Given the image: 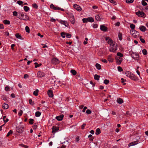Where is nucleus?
<instances>
[{"mask_svg": "<svg viewBox=\"0 0 148 148\" xmlns=\"http://www.w3.org/2000/svg\"><path fill=\"white\" fill-rule=\"evenodd\" d=\"M117 55L119 57H120V58H121L123 56V55L120 52H118L117 53Z\"/></svg>", "mask_w": 148, "mask_h": 148, "instance_id": "obj_50", "label": "nucleus"}, {"mask_svg": "<svg viewBox=\"0 0 148 148\" xmlns=\"http://www.w3.org/2000/svg\"><path fill=\"white\" fill-rule=\"evenodd\" d=\"M52 133H55L57 132V131L59 130V127H56V126H53L52 128Z\"/></svg>", "mask_w": 148, "mask_h": 148, "instance_id": "obj_12", "label": "nucleus"}, {"mask_svg": "<svg viewBox=\"0 0 148 148\" xmlns=\"http://www.w3.org/2000/svg\"><path fill=\"white\" fill-rule=\"evenodd\" d=\"M134 0H126V2L128 3H132L133 2Z\"/></svg>", "mask_w": 148, "mask_h": 148, "instance_id": "obj_46", "label": "nucleus"}, {"mask_svg": "<svg viewBox=\"0 0 148 148\" xmlns=\"http://www.w3.org/2000/svg\"><path fill=\"white\" fill-rule=\"evenodd\" d=\"M69 20L71 21L72 24H74L75 23V18L74 17H73L71 18H69Z\"/></svg>", "mask_w": 148, "mask_h": 148, "instance_id": "obj_26", "label": "nucleus"}, {"mask_svg": "<svg viewBox=\"0 0 148 148\" xmlns=\"http://www.w3.org/2000/svg\"><path fill=\"white\" fill-rule=\"evenodd\" d=\"M66 34V33L64 32H62L61 33V36L63 38H64L65 37V35Z\"/></svg>", "mask_w": 148, "mask_h": 148, "instance_id": "obj_48", "label": "nucleus"}, {"mask_svg": "<svg viewBox=\"0 0 148 148\" xmlns=\"http://www.w3.org/2000/svg\"><path fill=\"white\" fill-rule=\"evenodd\" d=\"M38 90L36 89V90L34 91L33 92V95L36 96L38 95Z\"/></svg>", "mask_w": 148, "mask_h": 148, "instance_id": "obj_34", "label": "nucleus"}, {"mask_svg": "<svg viewBox=\"0 0 148 148\" xmlns=\"http://www.w3.org/2000/svg\"><path fill=\"white\" fill-rule=\"evenodd\" d=\"M119 38L120 40H121L122 39V35L121 33H119L118 34Z\"/></svg>", "mask_w": 148, "mask_h": 148, "instance_id": "obj_44", "label": "nucleus"}, {"mask_svg": "<svg viewBox=\"0 0 148 148\" xmlns=\"http://www.w3.org/2000/svg\"><path fill=\"white\" fill-rule=\"evenodd\" d=\"M45 74L43 72L39 71L38 72L37 75L39 78H41L45 76Z\"/></svg>", "mask_w": 148, "mask_h": 148, "instance_id": "obj_7", "label": "nucleus"}, {"mask_svg": "<svg viewBox=\"0 0 148 148\" xmlns=\"http://www.w3.org/2000/svg\"><path fill=\"white\" fill-rule=\"evenodd\" d=\"M65 36L67 38H70L71 37V34L69 33H66Z\"/></svg>", "mask_w": 148, "mask_h": 148, "instance_id": "obj_43", "label": "nucleus"}, {"mask_svg": "<svg viewBox=\"0 0 148 148\" xmlns=\"http://www.w3.org/2000/svg\"><path fill=\"white\" fill-rule=\"evenodd\" d=\"M13 133V131L12 130H10L9 131V132L6 135L7 137H8L10 135L12 134Z\"/></svg>", "mask_w": 148, "mask_h": 148, "instance_id": "obj_38", "label": "nucleus"}, {"mask_svg": "<svg viewBox=\"0 0 148 148\" xmlns=\"http://www.w3.org/2000/svg\"><path fill=\"white\" fill-rule=\"evenodd\" d=\"M29 103L30 105H32V106H33V105H34V103L32 101V99H29Z\"/></svg>", "mask_w": 148, "mask_h": 148, "instance_id": "obj_42", "label": "nucleus"}, {"mask_svg": "<svg viewBox=\"0 0 148 148\" xmlns=\"http://www.w3.org/2000/svg\"><path fill=\"white\" fill-rule=\"evenodd\" d=\"M41 114V113L39 111H37L35 113V116L37 117H39Z\"/></svg>", "mask_w": 148, "mask_h": 148, "instance_id": "obj_30", "label": "nucleus"}, {"mask_svg": "<svg viewBox=\"0 0 148 148\" xmlns=\"http://www.w3.org/2000/svg\"><path fill=\"white\" fill-rule=\"evenodd\" d=\"M131 34L134 38L138 37L139 36V33L134 29H132L130 31Z\"/></svg>", "mask_w": 148, "mask_h": 148, "instance_id": "obj_3", "label": "nucleus"}, {"mask_svg": "<svg viewBox=\"0 0 148 148\" xmlns=\"http://www.w3.org/2000/svg\"><path fill=\"white\" fill-rule=\"evenodd\" d=\"M17 3L19 5H21L23 3V2L22 1L19 0L17 1Z\"/></svg>", "mask_w": 148, "mask_h": 148, "instance_id": "obj_56", "label": "nucleus"}, {"mask_svg": "<svg viewBox=\"0 0 148 148\" xmlns=\"http://www.w3.org/2000/svg\"><path fill=\"white\" fill-rule=\"evenodd\" d=\"M29 17L27 14H25V17L23 18H22L21 20L25 21H27L29 20Z\"/></svg>", "mask_w": 148, "mask_h": 148, "instance_id": "obj_20", "label": "nucleus"}, {"mask_svg": "<svg viewBox=\"0 0 148 148\" xmlns=\"http://www.w3.org/2000/svg\"><path fill=\"white\" fill-rule=\"evenodd\" d=\"M6 116H3V117L4 122L5 123H7L9 121L8 119V118H6Z\"/></svg>", "mask_w": 148, "mask_h": 148, "instance_id": "obj_24", "label": "nucleus"}, {"mask_svg": "<svg viewBox=\"0 0 148 148\" xmlns=\"http://www.w3.org/2000/svg\"><path fill=\"white\" fill-rule=\"evenodd\" d=\"M132 57L134 60H138L139 59V56L138 53H133L132 54Z\"/></svg>", "mask_w": 148, "mask_h": 148, "instance_id": "obj_5", "label": "nucleus"}, {"mask_svg": "<svg viewBox=\"0 0 148 148\" xmlns=\"http://www.w3.org/2000/svg\"><path fill=\"white\" fill-rule=\"evenodd\" d=\"M100 76L97 74H95L94 76V78L95 80H99Z\"/></svg>", "mask_w": 148, "mask_h": 148, "instance_id": "obj_27", "label": "nucleus"}, {"mask_svg": "<svg viewBox=\"0 0 148 148\" xmlns=\"http://www.w3.org/2000/svg\"><path fill=\"white\" fill-rule=\"evenodd\" d=\"M117 102L119 104H121L123 102V99L121 98H119L116 100Z\"/></svg>", "mask_w": 148, "mask_h": 148, "instance_id": "obj_21", "label": "nucleus"}, {"mask_svg": "<svg viewBox=\"0 0 148 148\" xmlns=\"http://www.w3.org/2000/svg\"><path fill=\"white\" fill-rule=\"evenodd\" d=\"M13 15L14 16H16L18 15V13L16 11H14L13 12Z\"/></svg>", "mask_w": 148, "mask_h": 148, "instance_id": "obj_58", "label": "nucleus"}, {"mask_svg": "<svg viewBox=\"0 0 148 148\" xmlns=\"http://www.w3.org/2000/svg\"><path fill=\"white\" fill-rule=\"evenodd\" d=\"M74 8L78 11H80L82 10V8L80 6L75 4L73 6Z\"/></svg>", "mask_w": 148, "mask_h": 148, "instance_id": "obj_10", "label": "nucleus"}, {"mask_svg": "<svg viewBox=\"0 0 148 148\" xmlns=\"http://www.w3.org/2000/svg\"><path fill=\"white\" fill-rule=\"evenodd\" d=\"M82 21L83 23H86L88 22V19L87 18H84L82 19Z\"/></svg>", "mask_w": 148, "mask_h": 148, "instance_id": "obj_55", "label": "nucleus"}, {"mask_svg": "<svg viewBox=\"0 0 148 148\" xmlns=\"http://www.w3.org/2000/svg\"><path fill=\"white\" fill-rule=\"evenodd\" d=\"M126 76L133 80H136L137 79L135 75L129 71H127L125 72Z\"/></svg>", "mask_w": 148, "mask_h": 148, "instance_id": "obj_2", "label": "nucleus"}, {"mask_svg": "<svg viewBox=\"0 0 148 148\" xmlns=\"http://www.w3.org/2000/svg\"><path fill=\"white\" fill-rule=\"evenodd\" d=\"M60 23L62 24H64L66 27H68L69 25V24L66 21L60 20Z\"/></svg>", "mask_w": 148, "mask_h": 148, "instance_id": "obj_17", "label": "nucleus"}, {"mask_svg": "<svg viewBox=\"0 0 148 148\" xmlns=\"http://www.w3.org/2000/svg\"><path fill=\"white\" fill-rule=\"evenodd\" d=\"M71 72L73 75H75L77 74L76 71L75 70L72 69L71 70Z\"/></svg>", "mask_w": 148, "mask_h": 148, "instance_id": "obj_35", "label": "nucleus"}, {"mask_svg": "<svg viewBox=\"0 0 148 148\" xmlns=\"http://www.w3.org/2000/svg\"><path fill=\"white\" fill-rule=\"evenodd\" d=\"M38 127V126L36 124H34L33 126V129L34 130H36L37 127Z\"/></svg>", "mask_w": 148, "mask_h": 148, "instance_id": "obj_63", "label": "nucleus"}, {"mask_svg": "<svg viewBox=\"0 0 148 148\" xmlns=\"http://www.w3.org/2000/svg\"><path fill=\"white\" fill-rule=\"evenodd\" d=\"M118 70L119 72H121L123 71L122 68L120 66H119L117 67Z\"/></svg>", "mask_w": 148, "mask_h": 148, "instance_id": "obj_52", "label": "nucleus"}, {"mask_svg": "<svg viewBox=\"0 0 148 148\" xmlns=\"http://www.w3.org/2000/svg\"><path fill=\"white\" fill-rule=\"evenodd\" d=\"M95 66L98 69H101V65L98 63H97L95 64Z\"/></svg>", "mask_w": 148, "mask_h": 148, "instance_id": "obj_33", "label": "nucleus"}, {"mask_svg": "<svg viewBox=\"0 0 148 148\" xmlns=\"http://www.w3.org/2000/svg\"><path fill=\"white\" fill-rule=\"evenodd\" d=\"M136 14L139 17H143L145 14L142 11H138L136 12Z\"/></svg>", "mask_w": 148, "mask_h": 148, "instance_id": "obj_11", "label": "nucleus"}, {"mask_svg": "<svg viewBox=\"0 0 148 148\" xmlns=\"http://www.w3.org/2000/svg\"><path fill=\"white\" fill-rule=\"evenodd\" d=\"M112 55H110L108 56V59L110 62H112L113 61L114 58H112Z\"/></svg>", "mask_w": 148, "mask_h": 148, "instance_id": "obj_16", "label": "nucleus"}, {"mask_svg": "<svg viewBox=\"0 0 148 148\" xmlns=\"http://www.w3.org/2000/svg\"><path fill=\"white\" fill-rule=\"evenodd\" d=\"M51 62L52 64H58L59 63V60L56 58H53L51 60Z\"/></svg>", "mask_w": 148, "mask_h": 148, "instance_id": "obj_8", "label": "nucleus"}, {"mask_svg": "<svg viewBox=\"0 0 148 148\" xmlns=\"http://www.w3.org/2000/svg\"><path fill=\"white\" fill-rule=\"evenodd\" d=\"M142 4L144 6L146 5L147 4V3L144 0H142L141 2Z\"/></svg>", "mask_w": 148, "mask_h": 148, "instance_id": "obj_49", "label": "nucleus"}, {"mask_svg": "<svg viewBox=\"0 0 148 148\" xmlns=\"http://www.w3.org/2000/svg\"><path fill=\"white\" fill-rule=\"evenodd\" d=\"M16 37L18 38H19L20 39H21L22 37L20 34L19 33H16L15 35Z\"/></svg>", "mask_w": 148, "mask_h": 148, "instance_id": "obj_23", "label": "nucleus"}, {"mask_svg": "<svg viewBox=\"0 0 148 148\" xmlns=\"http://www.w3.org/2000/svg\"><path fill=\"white\" fill-rule=\"evenodd\" d=\"M88 22H92L94 21V19L92 17H88L87 18Z\"/></svg>", "mask_w": 148, "mask_h": 148, "instance_id": "obj_25", "label": "nucleus"}, {"mask_svg": "<svg viewBox=\"0 0 148 148\" xmlns=\"http://www.w3.org/2000/svg\"><path fill=\"white\" fill-rule=\"evenodd\" d=\"M140 40L141 42L143 43H144L145 42V40L143 38H140Z\"/></svg>", "mask_w": 148, "mask_h": 148, "instance_id": "obj_64", "label": "nucleus"}, {"mask_svg": "<svg viewBox=\"0 0 148 148\" xmlns=\"http://www.w3.org/2000/svg\"><path fill=\"white\" fill-rule=\"evenodd\" d=\"M26 32L27 33H29L30 32V29L29 27L28 26H26L25 28Z\"/></svg>", "mask_w": 148, "mask_h": 148, "instance_id": "obj_39", "label": "nucleus"}, {"mask_svg": "<svg viewBox=\"0 0 148 148\" xmlns=\"http://www.w3.org/2000/svg\"><path fill=\"white\" fill-rule=\"evenodd\" d=\"M86 113L88 114H90L91 113V111L90 110L88 109L86 111Z\"/></svg>", "mask_w": 148, "mask_h": 148, "instance_id": "obj_57", "label": "nucleus"}, {"mask_svg": "<svg viewBox=\"0 0 148 148\" xmlns=\"http://www.w3.org/2000/svg\"><path fill=\"white\" fill-rule=\"evenodd\" d=\"M23 113V111L22 110H20L19 111V112H18V115L19 116H21Z\"/></svg>", "mask_w": 148, "mask_h": 148, "instance_id": "obj_54", "label": "nucleus"}, {"mask_svg": "<svg viewBox=\"0 0 148 148\" xmlns=\"http://www.w3.org/2000/svg\"><path fill=\"white\" fill-rule=\"evenodd\" d=\"M23 12H19L18 13V18H19V19H21L22 18H21V17L20 16H21V14H23Z\"/></svg>", "mask_w": 148, "mask_h": 148, "instance_id": "obj_59", "label": "nucleus"}, {"mask_svg": "<svg viewBox=\"0 0 148 148\" xmlns=\"http://www.w3.org/2000/svg\"><path fill=\"white\" fill-rule=\"evenodd\" d=\"M23 8L24 10L26 12H27L29 9V7L26 6H24Z\"/></svg>", "mask_w": 148, "mask_h": 148, "instance_id": "obj_36", "label": "nucleus"}, {"mask_svg": "<svg viewBox=\"0 0 148 148\" xmlns=\"http://www.w3.org/2000/svg\"><path fill=\"white\" fill-rule=\"evenodd\" d=\"M96 20L97 21H100L101 20V18H100V16L99 15H96L95 17Z\"/></svg>", "mask_w": 148, "mask_h": 148, "instance_id": "obj_37", "label": "nucleus"}, {"mask_svg": "<svg viewBox=\"0 0 148 148\" xmlns=\"http://www.w3.org/2000/svg\"><path fill=\"white\" fill-rule=\"evenodd\" d=\"M35 64V67L37 68L38 67H39L40 66L42 65V64L40 63L38 64L37 62H35L34 63Z\"/></svg>", "mask_w": 148, "mask_h": 148, "instance_id": "obj_32", "label": "nucleus"}, {"mask_svg": "<svg viewBox=\"0 0 148 148\" xmlns=\"http://www.w3.org/2000/svg\"><path fill=\"white\" fill-rule=\"evenodd\" d=\"M2 99L4 100H7V97L5 95H3L2 96Z\"/></svg>", "mask_w": 148, "mask_h": 148, "instance_id": "obj_53", "label": "nucleus"}, {"mask_svg": "<svg viewBox=\"0 0 148 148\" xmlns=\"http://www.w3.org/2000/svg\"><path fill=\"white\" fill-rule=\"evenodd\" d=\"M139 29L142 32H145L146 31V28L144 26H141L139 27Z\"/></svg>", "mask_w": 148, "mask_h": 148, "instance_id": "obj_18", "label": "nucleus"}, {"mask_svg": "<svg viewBox=\"0 0 148 148\" xmlns=\"http://www.w3.org/2000/svg\"><path fill=\"white\" fill-rule=\"evenodd\" d=\"M47 93L49 96L50 97H53V92L51 90H49L48 91Z\"/></svg>", "mask_w": 148, "mask_h": 148, "instance_id": "obj_15", "label": "nucleus"}, {"mask_svg": "<svg viewBox=\"0 0 148 148\" xmlns=\"http://www.w3.org/2000/svg\"><path fill=\"white\" fill-rule=\"evenodd\" d=\"M138 143V142L137 140L136 141H134L131 143H130V145L129 146H133L137 144Z\"/></svg>", "mask_w": 148, "mask_h": 148, "instance_id": "obj_29", "label": "nucleus"}, {"mask_svg": "<svg viewBox=\"0 0 148 148\" xmlns=\"http://www.w3.org/2000/svg\"><path fill=\"white\" fill-rule=\"evenodd\" d=\"M116 63L118 64H120L122 61V58L119 57L116 58Z\"/></svg>", "mask_w": 148, "mask_h": 148, "instance_id": "obj_9", "label": "nucleus"}, {"mask_svg": "<svg viewBox=\"0 0 148 148\" xmlns=\"http://www.w3.org/2000/svg\"><path fill=\"white\" fill-rule=\"evenodd\" d=\"M3 108L4 109H6L9 107L7 103H4L2 105Z\"/></svg>", "mask_w": 148, "mask_h": 148, "instance_id": "obj_19", "label": "nucleus"}, {"mask_svg": "<svg viewBox=\"0 0 148 148\" xmlns=\"http://www.w3.org/2000/svg\"><path fill=\"white\" fill-rule=\"evenodd\" d=\"M68 14L69 15L68 16H69V18H71L74 17L73 14L72 13Z\"/></svg>", "mask_w": 148, "mask_h": 148, "instance_id": "obj_47", "label": "nucleus"}, {"mask_svg": "<svg viewBox=\"0 0 148 148\" xmlns=\"http://www.w3.org/2000/svg\"><path fill=\"white\" fill-rule=\"evenodd\" d=\"M24 127H22L21 125L18 126L16 127V130L18 133H22L24 131Z\"/></svg>", "mask_w": 148, "mask_h": 148, "instance_id": "obj_4", "label": "nucleus"}, {"mask_svg": "<svg viewBox=\"0 0 148 148\" xmlns=\"http://www.w3.org/2000/svg\"><path fill=\"white\" fill-rule=\"evenodd\" d=\"M109 1L110 3H113V4H114L115 5L116 4V2L114 1V0H109Z\"/></svg>", "mask_w": 148, "mask_h": 148, "instance_id": "obj_61", "label": "nucleus"}, {"mask_svg": "<svg viewBox=\"0 0 148 148\" xmlns=\"http://www.w3.org/2000/svg\"><path fill=\"white\" fill-rule=\"evenodd\" d=\"M106 41L110 45V44L113 43L114 42L112 39L109 37L106 36L104 37Z\"/></svg>", "mask_w": 148, "mask_h": 148, "instance_id": "obj_6", "label": "nucleus"}, {"mask_svg": "<svg viewBox=\"0 0 148 148\" xmlns=\"http://www.w3.org/2000/svg\"><path fill=\"white\" fill-rule=\"evenodd\" d=\"M3 23L5 25H9L10 23V21L7 20H5L3 21Z\"/></svg>", "mask_w": 148, "mask_h": 148, "instance_id": "obj_28", "label": "nucleus"}, {"mask_svg": "<svg viewBox=\"0 0 148 148\" xmlns=\"http://www.w3.org/2000/svg\"><path fill=\"white\" fill-rule=\"evenodd\" d=\"M108 31V28L107 27L105 26L104 25H102V31L107 32Z\"/></svg>", "mask_w": 148, "mask_h": 148, "instance_id": "obj_22", "label": "nucleus"}, {"mask_svg": "<svg viewBox=\"0 0 148 148\" xmlns=\"http://www.w3.org/2000/svg\"><path fill=\"white\" fill-rule=\"evenodd\" d=\"M130 28L132 29H134L135 28V26L134 24H132L130 25Z\"/></svg>", "mask_w": 148, "mask_h": 148, "instance_id": "obj_51", "label": "nucleus"}, {"mask_svg": "<svg viewBox=\"0 0 148 148\" xmlns=\"http://www.w3.org/2000/svg\"><path fill=\"white\" fill-rule=\"evenodd\" d=\"M64 116L63 114H61L58 116H57L56 117V119L57 120L60 121L63 119Z\"/></svg>", "mask_w": 148, "mask_h": 148, "instance_id": "obj_14", "label": "nucleus"}, {"mask_svg": "<svg viewBox=\"0 0 148 148\" xmlns=\"http://www.w3.org/2000/svg\"><path fill=\"white\" fill-rule=\"evenodd\" d=\"M29 123L31 125H32L34 123V120L32 119H29Z\"/></svg>", "mask_w": 148, "mask_h": 148, "instance_id": "obj_41", "label": "nucleus"}, {"mask_svg": "<svg viewBox=\"0 0 148 148\" xmlns=\"http://www.w3.org/2000/svg\"><path fill=\"white\" fill-rule=\"evenodd\" d=\"M109 82V81L106 79H105L103 82V83L106 85L108 84Z\"/></svg>", "mask_w": 148, "mask_h": 148, "instance_id": "obj_45", "label": "nucleus"}, {"mask_svg": "<svg viewBox=\"0 0 148 148\" xmlns=\"http://www.w3.org/2000/svg\"><path fill=\"white\" fill-rule=\"evenodd\" d=\"M101 132L100 129L99 128H97L95 134L96 135H98L100 134Z\"/></svg>", "mask_w": 148, "mask_h": 148, "instance_id": "obj_31", "label": "nucleus"}, {"mask_svg": "<svg viewBox=\"0 0 148 148\" xmlns=\"http://www.w3.org/2000/svg\"><path fill=\"white\" fill-rule=\"evenodd\" d=\"M86 125V124L85 123H84L81 126V128L83 130L84 129Z\"/></svg>", "mask_w": 148, "mask_h": 148, "instance_id": "obj_62", "label": "nucleus"}, {"mask_svg": "<svg viewBox=\"0 0 148 148\" xmlns=\"http://www.w3.org/2000/svg\"><path fill=\"white\" fill-rule=\"evenodd\" d=\"M117 45L115 44L114 42L110 44V48L109 49V51L111 52L116 53L117 50Z\"/></svg>", "mask_w": 148, "mask_h": 148, "instance_id": "obj_1", "label": "nucleus"}, {"mask_svg": "<svg viewBox=\"0 0 148 148\" xmlns=\"http://www.w3.org/2000/svg\"><path fill=\"white\" fill-rule=\"evenodd\" d=\"M33 7L36 9H37L38 7L36 3H34L33 4Z\"/></svg>", "mask_w": 148, "mask_h": 148, "instance_id": "obj_60", "label": "nucleus"}, {"mask_svg": "<svg viewBox=\"0 0 148 148\" xmlns=\"http://www.w3.org/2000/svg\"><path fill=\"white\" fill-rule=\"evenodd\" d=\"M50 7L51 9L56 10H59V9H60V8L57 6H55L53 4L50 5Z\"/></svg>", "mask_w": 148, "mask_h": 148, "instance_id": "obj_13", "label": "nucleus"}, {"mask_svg": "<svg viewBox=\"0 0 148 148\" xmlns=\"http://www.w3.org/2000/svg\"><path fill=\"white\" fill-rule=\"evenodd\" d=\"M142 52L143 54L145 55H146L147 54V52L145 49H144L142 50Z\"/></svg>", "mask_w": 148, "mask_h": 148, "instance_id": "obj_40", "label": "nucleus"}]
</instances>
